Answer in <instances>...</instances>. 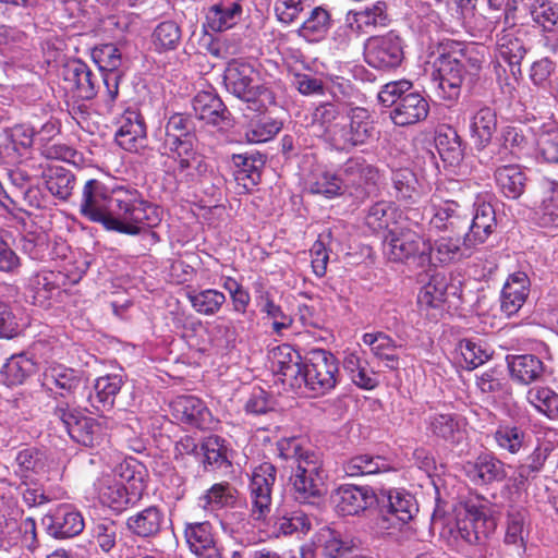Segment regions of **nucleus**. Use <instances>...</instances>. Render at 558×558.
<instances>
[{
    "label": "nucleus",
    "mask_w": 558,
    "mask_h": 558,
    "mask_svg": "<svg viewBox=\"0 0 558 558\" xmlns=\"http://www.w3.org/2000/svg\"><path fill=\"white\" fill-rule=\"evenodd\" d=\"M313 546L325 558H342L357 548L353 538L343 536L329 526H324L314 534Z\"/></svg>",
    "instance_id": "nucleus-23"
},
{
    "label": "nucleus",
    "mask_w": 558,
    "mask_h": 558,
    "mask_svg": "<svg viewBox=\"0 0 558 558\" xmlns=\"http://www.w3.org/2000/svg\"><path fill=\"white\" fill-rule=\"evenodd\" d=\"M461 53L441 52L433 62L432 80L437 86V94L445 100H457L465 76V65Z\"/></svg>",
    "instance_id": "nucleus-8"
},
{
    "label": "nucleus",
    "mask_w": 558,
    "mask_h": 558,
    "mask_svg": "<svg viewBox=\"0 0 558 558\" xmlns=\"http://www.w3.org/2000/svg\"><path fill=\"white\" fill-rule=\"evenodd\" d=\"M14 475L21 485L28 486L39 475L47 472L46 454L36 447H27L17 451L14 458Z\"/></svg>",
    "instance_id": "nucleus-25"
},
{
    "label": "nucleus",
    "mask_w": 558,
    "mask_h": 558,
    "mask_svg": "<svg viewBox=\"0 0 558 558\" xmlns=\"http://www.w3.org/2000/svg\"><path fill=\"white\" fill-rule=\"evenodd\" d=\"M392 182L398 198L408 203H415L420 199L421 191L416 190V178L409 169L395 171Z\"/></svg>",
    "instance_id": "nucleus-63"
},
{
    "label": "nucleus",
    "mask_w": 558,
    "mask_h": 558,
    "mask_svg": "<svg viewBox=\"0 0 558 558\" xmlns=\"http://www.w3.org/2000/svg\"><path fill=\"white\" fill-rule=\"evenodd\" d=\"M526 53V49L522 39H520L512 31H504L497 39L496 56L508 63L511 69H518Z\"/></svg>",
    "instance_id": "nucleus-43"
},
{
    "label": "nucleus",
    "mask_w": 558,
    "mask_h": 558,
    "mask_svg": "<svg viewBox=\"0 0 558 558\" xmlns=\"http://www.w3.org/2000/svg\"><path fill=\"white\" fill-rule=\"evenodd\" d=\"M494 438L499 449L515 454L525 446L526 434L520 427L501 425L496 429Z\"/></svg>",
    "instance_id": "nucleus-60"
},
{
    "label": "nucleus",
    "mask_w": 558,
    "mask_h": 558,
    "mask_svg": "<svg viewBox=\"0 0 558 558\" xmlns=\"http://www.w3.org/2000/svg\"><path fill=\"white\" fill-rule=\"evenodd\" d=\"M462 470L469 481L478 486L501 482L507 476L504 462L489 453L480 454L474 461L465 462Z\"/></svg>",
    "instance_id": "nucleus-21"
},
{
    "label": "nucleus",
    "mask_w": 558,
    "mask_h": 558,
    "mask_svg": "<svg viewBox=\"0 0 558 558\" xmlns=\"http://www.w3.org/2000/svg\"><path fill=\"white\" fill-rule=\"evenodd\" d=\"M47 190L59 201L66 202L73 194L76 179L74 173L61 166H49L44 172Z\"/></svg>",
    "instance_id": "nucleus-35"
},
{
    "label": "nucleus",
    "mask_w": 558,
    "mask_h": 558,
    "mask_svg": "<svg viewBox=\"0 0 558 558\" xmlns=\"http://www.w3.org/2000/svg\"><path fill=\"white\" fill-rule=\"evenodd\" d=\"M551 452V446L548 442L538 444L531 454L527 456L525 462L518 466L519 484H523L530 477L535 476L544 466L545 461Z\"/></svg>",
    "instance_id": "nucleus-57"
},
{
    "label": "nucleus",
    "mask_w": 558,
    "mask_h": 558,
    "mask_svg": "<svg viewBox=\"0 0 558 558\" xmlns=\"http://www.w3.org/2000/svg\"><path fill=\"white\" fill-rule=\"evenodd\" d=\"M36 372V363L25 354L11 357L2 369L3 380L7 386L22 385Z\"/></svg>",
    "instance_id": "nucleus-50"
},
{
    "label": "nucleus",
    "mask_w": 558,
    "mask_h": 558,
    "mask_svg": "<svg viewBox=\"0 0 558 558\" xmlns=\"http://www.w3.org/2000/svg\"><path fill=\"white\" fill-rule=\"evenodd\" d=\"M275 481L276 468L271 463L264 462L254 468L248 486L253 519L263 520L270 512Z\"/></svg>",
    "instance_id": "nucleus-14"
},
{
    "label": "nucleus",
    "mask_w": 558,
    "mask_h": 558,
    "mask_svg": "<svg viewBox=\"0 0 558 558\" xmlns=\"http://www.w3.org/2000/svg\"><path fill=\"white\" fill-rule=\"evenodd\" d=\"M238 490L228 482L214 484L198 498V506L206 512L232 507L236 502Z\"/></svg>",
    "instance_id": "nucleus-39"
},
{
    "label": "nucleus",
    "mask_w": 558,
    "mask_h": 558,
    "mask_svg": "<svg viewBox=\"0 0 558 558\" xmlns=\"http://www.w3.org/2000/svg\"><path fill=\"white\" fill-rule=\"evenodd\" d=\"M530 279L523 271L511 274L504 284L500 308L507 316L517 314L530 293Z\"/></svg>",
    "instance_id": "nucleus-24"
},
{
    "label": "nucleus",
    "mask_w": 558,
    "mask_h": 558,
    "mask_svg": "<svg viewBox=\"0 0 558 558\" xmlns=\"http://www.w3.org/2000/svg\"><path fill=\"white\" fill-rule=\"evenodd\" d=\"M186 298L192 308L204 316L218 314L227 302L225 293L217 289L190 290Z\"/></svg>",
    "instance_id": "nucleus-42"
},
{
    "label": "nucleus",
    "mask_w": 558,
    "mask_h": 558,
    "mask_svg": "<svg viewBox=\"0 0 558 558\" xmlns=\"http://www.w3.org/2000/svg\"><path fill=\"white\" fill-rule=\"evenodd\" d=\"M459 354V364L466 369H474L490 357V352L485 345L471 339H463L457 348Z\"/></svg>",
    "instance_id": "nucleus-52"
},
{
    "label": "nucleus",
    "mask_w": 558,
    "mask_h": 558,
    "mask_svg": "<svg viewBox=\"0 0 558 558\" xmlns=\"http://www.w3.org/2000/svg\"><path fill=\"white\" fill-rule=\"evenodd\" d=\"M331 499L339 514L355 515L377 502V494L368 486L347 484L338 487Z\"/></svg>",
    "instance_id": "nucleus-17"
},
{
    "label": "nucleus",
    "mask_w": 558,
    "mask_h": 558,
    "mask_svg": "<svg viewBox=\"0 0 558 558\" xmlns=\"http://www.w3.org/2000/svg\"><path fill=\"white\" fill-rule=\"evenodd\" d=\"M378 99L386 106H393L390 118L399 126L424 121L429 112L427 99L418 92H412V83L407 80L386 84L379 92Z\"/></svg>",
    "instance_id": "nucleus-3"
},
{
    "label": "nucleus",
    "mask_w": 558,
    "mask_h": 558,
    "mask_svg": "<svg viewBox=\"0 0 558 558\" xmlns=\"http://www.w3.org/2000/svg\"><path fill=\"white\" fill-rule=\"evenodd\" d=\"M430 243L425 241L416 231L405 226H395L384 240V253L392 262L417 259L418 264H427L426 253Z\"/></svg>",
    "instance_id": "nucleus-6"
},
{
    "label": "nucleus",
    "mask_w": 558,
    "mask_h": 558,
    "mask_svg": "<svg viewBox=\"0 0 558 558\" xmlns=\"http://www.w3.org/2000/svg\"><path fill=\"white\" fill-rule=\"evenodd\" d=\"M121 387L122 378L119 375H106L98 377L95 380L93 392L88 396L90 407L97 412L111 410Z\"/></svg>",
    "instance_id": "nucleus-33"
},
{
    "label": "nucleus",
    "mask_w": 558,
    "mask_h": 558,
    "mask_svg": "<svg viewBox=\"0 0 558 558\" xmlns=\"http://www.w3.org/2000/svg\"><path fill=\"white\" fill-rule=\"evenodd\" d=\"M447 282L445 276L437 274L422 287L417 295V303L422 308H437L445 302Z\"/></svg>",
    "instance_id": "nucleus-54"
},
{
    "label": "nucleus",
    "mask_w": 558,
    "mask_h": 558,
    "mask_svg": "<svg viewBox=\"0 0 558 558\" xmlns=\"http://www.w3.org/2000/svg\"><path fill=\"white\" fill-rule=\"evenodd\" d=\"M509 369L513 379L529 385L543 375L544 364L532 354L515 355L509 361Z\"/></svg>",
    "instance_id": "nucleus-44"
},
{
    "label": "nucleus",
    "mask_w": 558,
    "mask_h": 558,
    "mask_svg": "<svg viewBox=\"0 0 558 558\" xmlns=\"http://www.w3.org/2000/svg\"><path fill=\"white\" fill-rule=\"evenodd\" d=\"M344 196L353 202H363L375 185L378 171L361 157L349 158L339 169Z\"/></svg>",
    "instance_id": "nucleus-10"
},
{
    "label": "nucleus",
    "mask_w": 558,
    "mask_h": 558,
    "mask_svg": "<svg viewBox=\"0 0 558 558\" xmlns=\"http://www.w3.org/2000/svg\"><path fill=\"white\" fill-rule=\"evenodd\" d=\"M189 122L187 117L175 113L170 117L166 125V132L168 137L172 140V159L178 165L177 169L180 173L193 175L192 171L199 165V159L193 150L192 143L187 140H181V136L187 134Z\"/></svg>",
    "instance_id": "nucleus-11"
},
{
    "label": "nucleus",
    "mask_w": 558,
    "mask_h": 558,
    "mask_svg": "<svg viewBox=\"0 0 558 558\" xmlns=\"http://www.w3.org/2000/svg\"><path fill=\"white\" fill-rule=\"evenodd\" d=\"M97 490L100 502L114 511H122L130 502L140 499V493L118 483L109 475L98 480Z\"/></svg>",
    "instance_id": "nucleus-26"
},
{
    "label": "nucleus",
    "mask_w": 558,
    "mask_h": 558,
    "mask_svg": "<svg viewBox=\"0 0 558 558\" xmlns=\"http://www.w3.org/2000/svg\"><path fill=\"white\" fill-rule=\"evenodd\" d=\"M365 60L376 69H392L403 60V43L396 32L374 36L365 43Z\"/></svg>",
    "instance_id": "nucleus-12"
},
{
    "label": "nucleus",
    "mask_w": 558,
    "mask_h": 558,
    "mask_svg": "<svg viewBox=\"0 0 558 558\" xmlns=\"http://www.w3.org/2000/svg\"><path fill=\"white\" fill-rule=\"evenodd\" d=\"M436 147L441 159L450 166L459 163L463 158V148L460 137L454 131L447 134L439 133L436 137Z\"/></svg>",
    "instance_id": "nucleus-62"
},
{
    "label": "nucleus",
    "mask_w": 558,
    "mask_h": 558,
    "mask_svg": "<svg viewBox=\"0 0 558 558\" xmlns=\"http://www.w3.org/2000/svg\"><path fill=\"white\" fill-rule=\"evenodd\" d=\"M140 112L126 110L116 132V142L124 150L137 153L140 148Z\"/></svg>",
    "instance_id": "nucleus-46"
},
{
    "label": "nucleus",
    "mask_w": 558,
    "mask_h": 558,
    "mask_svg": "<svg viewBox=\"0 0 558 558\" xmlns=\"http://www.w3.org/2000/svg\"><path fill=\"white\" fill-rule=\"evenodd\" d=\"M496 227V215L494 207L485 201L477 198L474 203V215L469 232L465 233L466 241L473 247L483 244L493 233Z\"/></svg>",
    "instance_id": "nucleus-27"
},
{
    "label": "nucleus",
    "mask_w": 558,
    "mask_h": 558,
    "mask_svg": "<svg viewBox=\"0 0 558 558\" xmlns=\"http://www.w3.org/2000/svg\"><path fill=\"white\" fill-rule=\"evenodd\" d=\"M184 538L189 549L197 558H220V547L208 521L186 523Z\"/></svg>",
    "instance_id": "nucleus-19"
},
{
    "label": "nucleus",
    "mask_w": 558,
    "mask_h": 558,
    "mask_svg": "<svg viewBox=\"0 0 558 558\" xmlns=\"http://www.w3.org/2000/svg\"><path fill=\"white\" fill-rule=\"evenodd\" d=\"M385 3L378 1L360 10H350L345 16L352 23L355 29H357V32L362 35L367 33L371 27H375L383 23L385 20Z\"/></svg>",
    "instance_id": "nucleus-49"
},
{
    "label": "nucleus",
    "mask_w": 558,
    "mask_h": 558,
    "mask_svg": "<svg viewBox=\"0 0 558 558\" xmlns=\"http://www.w3.org/2000/svg\"><path fill=\"white\" fill-rule=\"evenodd\" d=\"M81 385L78 372L60 363L48 364L40 376V386L54 400L74 395Z\"/></svg>",
    "instance_id": "nucleus-16"
},
{
    "label": "nucleus",
    "mask_w": 558,
    "mask_h": 558,
    "mask_svg": "<svg viewBox=\"0 0 558 558\" xmlns=\"http://www.w3.org/2000/svg\"><path fill=\"white\" fill-rule=\"evenodd\" d=\"M397 209L389 202H378L374 204L369 209L365 218V222L369 229L374 232L393 228L399 226L396 221Z\"/></svg>",
    "instance_id": "nucleus-53"
},
{
    "label": "nucleus",
    "mask_w": 558,
    "mask_h": 558,
    "mask_svg": "<svg viewBox=\"0 0 558 558\" xmlns=\"http://www.w3.org/2000/svg\"><path fill=\"white\" fill-rule=\"evenodd\" d=\"M331 17L323 7H316L298 29L300 37L308 43H317L325 37L330 28Z\"/></svg>",
    "instance_id": "nucleus-45"
},
{
    "label": "nucleus",
    "mask_w": 558,
    "mask_h": 558,
    "mask_svg": "<svg viewBox=\"0 0 558 558\" xmlns=\"http://www.w3.org/2000/svg\"><path fill=\"white\" fill-rule=\"evenodd\" d=\"M527 141L523 133L514 126H506L500 135V148L498 160H505L508 156L519 157L525 149Z\"/></svg>",
    "instance_id": "nucleus-61"
},
{
    "label": "nucleus",
    "mask_w": 558,
    "mask_h": 558,
    "mask_svg": "<svg viewBox=\"0 0 558 558\" xmlns=\"http://www.w3.org/2000/svg\"><path fill=\"white\" fill-rule=\"evenodd\" d=\"M173 416L191 426L208 429L214 421L205 403L194 396H179L171 402Z\"/></svg>",
    "instance_id": "nucleus-20"
},
{
    "label": "nucleus",
    "mask_w": 558,
    "mask_h": 558,
    "mask_svg": "<svg viewBox=\"0 0 558 558\" xmlns=\"http://www.w3.org/2000/svg\"><path fill=\"white\" fill-rule=\"evenodd\" d=\"M342 122L344 125L328 130V143L338 150H348L362 145L373 135V122L364 108H352Z\"/></svg>",
    "instance_id": "nucleus-7"
},
{
    "label": "nucleus",
    "mask_w": 558,
    "mask_h": 558,
    "mask_svg": "<svg viewBox=\"0 0 558 558\" xmlns=\"http://www.w3.org/2000/svg\"><path fill=\"white\" fill-rule=\"evenodd\" d=\"M495 180L504 195L512 199L523 194L527 181L522 168L514 163L498 167L495 170Z\"/></svg>",
    "instance_id": "nucleus-36"
},
{
    "label": "nucleus",
    "mask_w": 558,
    "mask_h": 558,
    "mask_svg": "<svg viewBox=\"0 0 558 558\" xmlns=\"http://www.w3.org/2000/svg\"><path fill=\"white\" fill-rule=\"evenodd\" d=\"M282 129V122L263 117L257 120H252L245 128V138L248 143L260 144L272 140Z\"/></svg>",
    "instance_id": "nucleus-51"
},
{
    "label": "nucleus",
    "mask_w": 558,
    "mask_h": 558,
    "mask_svg": "<svg viewBox=\"0 0 558 558\" xmlns=\"http://www.w3.org/2000/svg\"><path fill=\"white\" fill-rule=\"evenodd\" d=\"M497 129V117L489 107L480 108L470 120V134L476 149H484Z\"/></svg>",
    "instance_id": "nucleus-34"
},
{
    "label": "nucleus",
    "mask_w": 558,
    "mask_h": 558,
    "mask_svg": "<svg viewBox=\"0 0 558 558\" xmlns=\"http://www.w3.org/2000/svg\"><path fill=\"white\" fill-rule=\"evenodd\" d=\"M473 248L465 236L461 241L459 236L441 235L427 250V264L447 265L462 258H468L471 256Z\"/></svg>",
    "instance_id": "nucleus-22"
},
{
    "label": "nucleus",
    "mask_w": 558,
    "mask_h": 558,
    "mask_svg": "<svg viewBox=\"0 0 558 558\" xmlns=\"http://www.w3.org/2000/svg\"><path fill=\"white\" fill-rule=\"evenodd\" d=\"M14 236L9 230L0 229V271L17 276L22 268V259L13 248Z\"/></svg>",
    "instance_id": "nucleus-55"
},
{
    "label": "nucleus",
    "mask_w": 558,
    "mask_h": 558,
    "mask_svg": "<svg viewBox=\"0 0 558 558\" xmlns=\"http://www.w3.org/2000/svg\"><path fill=\"white\" fill-rule=\"evenodd\" d=\"M112 424L113 421L106 416L94 418L82 414L69 436L83 446L93 447L99 442L104 430L112 428Z\"/></svg>",
    "instance_id": "nucleus-32"
},
{
    "label": "nucleus",
    "mask_w": 558,
    "mask_h": 558,
    "mask_svg": "<svg viewBox=\"0 0 558 558\" xmlns=\"http://www.w3.org/2000/svg\"><path fill=\"white\" fill-rule=\"evenodd\" d=\"M539 204L536 209L538 221L543 227L558 226V182L542 179L538 183Z\"/></svg>",
    "instance_id": "nucleus-30"
},
{
    "label": "nucleus",
    "mask_w": 558,
    "mask_h": 558,
    "mask_svg": "<svg viewBox=\"0 0 558 558\" xmlns=\"http://www.w3.org/2000/svg\"><path fill=\"white\" fill-rule=\"evenodd\" d=\"M193 110L196 118L207 124L215 126L226 124L227 108L221 99L211 92H199L193 99Z\"/></svg>",
    "instance_id": "nucleus-29"
},
{
    "label": "nucleus",
    "mask_w": 558,
    "mask_h": 558,
    "mask_svg": "<svg viewBox=\"0 0 558 558\" xmlns=\"http://www.w3.org/2000/svg\"><path fill=\"white\" fill-rule=\"evenodd\" d=\"M306 184L312 194H318L326 198L344 196L340 172H332L325 168L314 170Z\"/></svg>",
    "instance_id": "nucleus-37"
},
{
    "label": "nucleus",
    "mask_w": 558,
    "mask_h": 558,
    "mask_svg": "<svg viewBox=\"0 0 558 558\" xmlns=\"http://www.w3.org/2000/svg\"><path fill=\"white\" fill-rule=\"evenodd\" d=\"M527 537L526 511L517 508L510 509L506 518L504 543L508 546H514L521 553H524Z\"/></svg>",
    "instance_id": "nucleus-41"
},
{
    "label": "nucleus",
    "mask_w": 558,
    "mask_h": 558,
    "mask_svg": "<svg viewBox=\"0 0 558 558\" xmlns=\"http://www.w3.org/2000/svg\"><path fill=\"white\" fill-rule=\"evenodd\" d=\"M496 529L488 502L476 496L460 501L454 508V522L442 526L440 537L453 550L461 551L487 538Z\"/></svg>",
    "instance_id": "nucleus-2"
},
{
    "label": "nucleus",
    "mask_w": 558,
    "mask_h": 558,
    "mask_svg": "<svg viewBox=\"0 0 558 558\" xmlns=\"http://www.w3.org/2000/svg\"><path fill=\"white\" fill-rule=\"evenodd\" d=\"M140 202L136 190L109 187L97 179L85 182L80 198V215L90 222L104 226L106 230L125 234L140 233V222L134 214Z\"/></svg>",
    "instance_id": "nucleus-1"
},
{
    "label": "nucleus",
    "mask_w": 558,
    "mask_h": 558,
    "mask_svg": "<svg viewBox=\"0 0 558 558\" xmlns=\"http://www.w3.org/2000/svg\"><path fill=\"white\" fill-rule=\"evenodd\" d=\"M339 381V363L337 357L324 349H314L308 352L298 383L302 384L316 396L326 395Z\"/></svg>",
    "instance_id": "nucleus-5"
},
{
    "label": "nucleus",
    "mask_w": 558,
    "mask_h": 558,
    "mask_svg": "<svg viewBox=\"0 0 558 558\" xmlns=\"http://www.w3.org/2000/svg\"><path fill=\"white\" fill-rule=\"evenodd\" d=\"M256 304L260 313L265 314L266 318L271 320L275 333L280 335L282 330L292 326V317L286 314L280 305L275 303L272 295L268 291L259 292L256 296Z\"/></svg>",
    "instance_id": "nucleus-48"
},
{
    "label": "nucleus",
    "mask_w": 558,
    "mask_h": 558,
    "mask_svg": "<svg viewBox=\"0 0 558 558\" xmlns=\"http://www.w3.org/2000/svg\"><path fill=\"white\" fill-rule=\"evenodd\" d=\"M272 368L277 374L290 380L292 386H298L303 362L300 353L289 344H282L272 351Z\"/></svg>",
    "instance_id": "nucleus-31"
},
{
    "label": "nucleus",
    "mask_w": 558,
    "mask_h": 558,
    "mask_svg": "<svg viewBox=\"0 0 558 558\" xmlns=\"http://www.w3.org/2000/svg\"><path fill=\"white\" fill-rule=\"evenodd\" d=\"M324 478L325 474L318 456L300 460L292 476L295 499L300 502H308L312 497L320 496Z\"/></svg>",
    "instance_id": "nucleus-13"
},
{
    "label": "nucleus",
    "mask_w": 558,
    "mask_h": 558,
    "mask_svg": "<svg viewBox=\"0 0 558 558\" xmlns=\"http://www.w3.org/2000/svg\"><path fill=\"white\" fill-rule=\"evenodd\" d=\"M181 40V29L173 21L159 23L153 32L151 41L156 50L167 51L178 47Z\"/></svg>",
    "instance_id": "nucleus-58"
},
{
    "label": "nucleus",
    "mask_w": 558,
    "mask_h": 558,
    "mask_svg": "<svg viewBox=\"0 0 558 558\" xmlns=\"http://www.w3.org/2000/svg\"><path fill=\"white\" fill-rule=\"evenodd\" d=\"M427 429L432 435L449 444H459L463 438V429L456 414L433 413L427 420Z\"/></svg>",
    "instance_id": "nucleus-38"
},
{
    "label": "nucleus",
    "mask_w": 558,
    "mask_h": 558,
    "mask_svg": "<svg viewBox=\"0 0 558 558\" xmlns=\"http://www.w3.org/2000/svg\"><path fill=\"white\" fill-rule=\"evenodd\" d=\"M92 74V69L81 59L68 60L60 72L64 90L75 98L83 84L90 80Z\"/></svg>",
    "instance_id": "nucleus-47"
},
{
    "label": "nucleus",
    "mask_w": 558,
    "mask_h": 558,
    "mask_svg": "<svg viewBox=\"0 0 558 558\" xmlns=\"http://www.w3.org/2000/svg\"><path fill=\"white\" fill-rule=\"evenodd\" d=\"M433 216L430 225L436 229L456 230L466 223V215L461 206L454 201H445L436 204L433 202Z\"/></svg>",
    "instance_id": "nucleus-40"
},
{
    "label": "nucleus",
    "mask_w": 558,
    "mask_h": 558,
    "mask_svg": "<svg viewBox=\"0 0 558 558\" xmlns=\"http://www.w3.org/2000/svg\"><path fill=\"white\" fill-rule=\"evenodd\" d=\"M339 108L332 104H322L312 113V125L322 130L320 135L328 142V130L332 126L344 125Z\"/></svg>",
    "instance_id": "nucleus-59"
},
{
    "label": "nucleus",
    "mask_w": 558,
    "mask_h": 558,
    "mask_svg": "<svg viewBox=\"0 0 558 558\" xmlns=\"http://www.w3.org/2000/svg\"><path fill=\"white\" fill-rule=\"evenodd\" d=\"M527 402L549 418L558 416V395L547 387H532L526 393Z\"/></svg>",
    "instance_id": "nucleus-56"
},
{
    "label": "nucleus",
    "mask_w": 558,
    "mask_h": 558,
    "mask_svg": "<svg viewBox=\"0 0 558 558\" xmlns=\"http://www.w3.org/2000/svg\"><path fill=\"white\" fill-rule=\"evenodd\" d=\"M65 275L61 271L41 269L31 278V293L33 304L49 308L52 302L63 292Z\"/></svg>",
    "instance_id": "nucleus-18"
},
{
    "label": "nucleus",
    "mask_w": 558,
    "mask_h": 558,
    "mask_svg": "<svg viewBox=\"0 0 558 558\" xmlns=\"http://www.w3.org/2000/svg\"><path fill=\"white\" fill-rule=\"evenodd\" d=\"M226 87L248 108L262 111L274 99L271 92L259 84L258 73L246 62L233 60L225 71Z\"/></svg>",
    "instance_id": "nucleus-4"
},
{
    "label": "nucleus",
    "mask_w": 558,
    "mask_h": 558,
    "mask_svg": "<svg viewBox=\"0 0 558 558\" xmlns=\"http://www.w3.org/2000/svg\"><path fill=\"white\" fill-rule=\"evenodd\" d=\"M47 534L56 539H66L80 535L85 522L82 513L70 504H61L41 519Z\"/></svg>",
    "instance_id": "nucleus-15"
},
{
    "label": "nucleus",
    "mask_w": 558,
    "mask_h": 558,
    "mask_svg": "<svg viewBox=\"0 0 558 558\" xmlns=\"http://www.w3.org/2000/svg\"><path fill=\"white\" fill-rule=\"evenodd\" d=\"M377 502L381 507V515L377 521L381 530L397 529L409 522L418 511L414 497L401 489H379Z\"/></svg>",
    "instance_id": "nucleus-9"
},
{
    "label": "nucleus",
    "mask_w": 558,
    "mask_h": 558,
    "mask_svg": "<svg viewBox=\"0 0 558 558\" xmlns=\"http://www.w3.org/2000/svg\"><path fill=\"white\" fill-rule=\"evenodd\" d=\"M241 14L242 7L238 1L221 0L207 9L204 27L211 32H223L234 26Z\"/></svg>",
    "instance_id": "nucleus-28"
},
{
    "label": "nucleus",
    "mask_w": 558,
    "mask_h": 558,
    "mask_svg": "<svg viewBox=\"0 0 558 558\" xmlns=\"http://www.w3.org/2000/svg\"><path fill=\"white\" fill-rule=\"evenodd\" d=\"M477 387L484 393H493L498 398H506L509 395L508 383L502 372L493 368L483 373L477 378Z\"/></svg>",
    "instance_id": "nucleus-64"
}]
</instances>
